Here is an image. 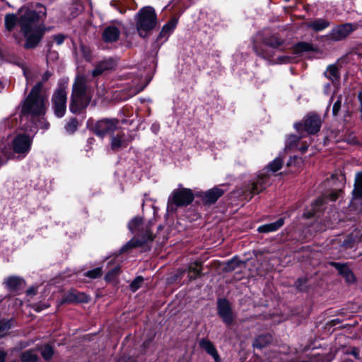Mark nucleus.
I'll use <instances>...</instances> for the list:
<instances>
[{"label":"nucleus","mask_w":362,"mask_h":362,"mask_svg":"<svg viewBox=\"0 0 362 362\" xmlns=\"http://www.w3.org/2000/svg\"><path fill=\"white\" fill-rule=\"evenodd\" d=\"M28 295H35L36 293V289L35 288H30L27 291Z\"/></svg>","instance_id":"54"},{"label":"nucleus","mask_w":362,"mask_h":362,"mask_svg":"<svg viewBox=\"0 0 362 362\" xmlns=\"http://www.w3.org/2000/svg\"><path fill=\"white\" fill-rule=\"evenodd\" d=\"M283 164V158L281 156H279L274 159L265 168L262 170L267 174H269V173H276L279 170H280L282 167Z\"/></svg>","instance_id":"25"},{"label":"nucleus","mask_w":362,"mask_h":362,"mask_svg":"<svg viewBox=\"0 0 362 362\" xmlns=\"http://www.w3.org/2000/svg\"><path fill=\"white\" fill-rule=\"evenodd\" d=\"M52 347L48 344L45 345L41 350V355L45 360H49L53 355Z\"/></svg>","instance_id":"35"},{"label":"nucleus","mask_w":362,"mask_h":362,"mask_svg":"<svg viewBox=\"0 0 362 362\" xmlns=\"http://www.w3.org/2000/svg\"><path fill=\"white\" fill-rule=\"evenodd\" d=\"M24 75H25V76L28 78L27 74H26V72H25V71H24Z\"/></svg>","instance_id":"62"},{"label":"nucleus","mask_w":362,"mask_h":362,"mask_svg":"<svg viewBox=\"0 0 362 362\" xmlns=\"http://www.w3.org/2000/svg\"><path fill=\"white\" fill-rule=\"evenodd\" d=\"M143 281H144V279L141 276H139V277L136 278L130 284L131 290L133 292L136 291L139 288H140Z\"/></svg>","instance_id":"40"},{"label":"nucleus","mask_w":362,"mask_h":362,"mask_svg":"<svg viewBox=\"0 0 362 362\" xmlns=\"http://www.w3.org/2000/svg\"><path fill=\"white\" fill-rule=\"evenodd\" d=\"M200 346L203 348L209 354H210L216 362H218L219 357L217 351L214 345L207 340H202L200 341Z\"/></svg>","instance_id":"26"},{"label":"nucleus","mask_w":362,"mask_h":362,"mask_svg":"<svg viewBox=\"0 0 362 362\" xmlns=\"http://www.w3.org/2000/svg\"><path fill=\"white\" fill-rule=\"evenodd\" d=\"M202 267L198 262H193L189 266L188 276L190 279H194L200 275Z\"/></svg>","instance_id":"29"},{"label":"nucleus","mask_w":362,"mask_h":362,"mask_svg":"<svg viewBox=\"0 0 362 362\" xmlns=\"http://www.w3.org/2000/svg\"><path fill=\"white\" fill-rule=\"evenodd\" d=\"M353 234H351L350 236H344V235H339L337 238L332 240V244L334 245L335 247H337L338 245L344 247V248H349L354 246V245L356 243L360 241V240H356L353 237Z\"/></svg>","instance_id":"18"},{"label":"nucleus","mask_w":362,"mask_h":362,"mask_svg":"<svg viewBox=\"0 0 362 362\" xmlns=\"http://www.w3.org/2000/svg\"><path fill=\"white\" fill-rule=\"evenodd\" d=\"M291 57H287V56H284L282 57H279L278 59V62L279 63H288V62H291Z\"/></svg>","instance_id":"50"},{"label":"nucleus","mask_w":362,"mask_h":362,"mask_svg":"<svg viewBox=\"0 0 362 362\" xmlns=\"http://www.w3.org/2000/svg\"><path fill=\"white\" fill-rule=\"evenodd\" d=\"M40 10L36 12L25 7L21 8L18 14H6L5 26L8 30H11L18 23L23 33L26 42L25 48H33L37 45L43 34L44 29L37 25V21L46 15V8L41 4H37Z\"/></svg>","instance_id":"1"},{"label":"nucleus","mask_w":362,"mask_h":362,"mask_svg":"<svg viewBox=\"0 0 362 362\" xmlns=\"http://www.w3.org/2000/svg\"><path fill=\"white\" fill-rule=\"evenodd\" d=\"M194 199L190 189L182 188L174 190L168 202V210L174 211L175 206H182L189 204Z\"/></svg>","instance_id":"4"},{"label":"nucleus","mask_w":362,"mask_h":362,"mask_svg":"<svg viewBox=\"0 0 362 362\" xmlns=\"http://www.w3.org/2000/svg\"><path fill=\"white\" fill-rule=\"evenodd\" d=\"M145 88V86H141L140 87L138 88V90H141L142 89H144Z\"/></svg>","instance_id":"56"},{"label":"nucleus","mask_w":362,"mask_h":362,"mask_svg":"<svg viewBox=\"0 0 362 362\" xmlns=\"http://www.w3.org/2000/svg\"><path fill=\"white\" fill-rule=\"evenodd\" d=\"M298 140L299 138L297 136H289L286 140L285 150L287 151L288 149H291V148H293Z\"/></svg>","instance_id":"38"},{"label":"nucleus","mask_w":362,"mask_h":362,"mask_svg":"<svg viewBox=\"0 0 362 362\" xmlns=\"http://www.w3.org/2000/svg\"><path fill=\"white\" fill-rule=\"evenodd\" d=\"M122 24L119 22H114L112 25L107 26L103 33V40L105 42H113L118 40Z\"/></svg>","instance_id":"11"},{"label":"nucleus","mask_w":362,"mask_h":362,"mask_svg":"<svg viewBox=\"0 0 362 362\" xmlns=\"http://www.w3.org/2000/svg\"><path fill=\"white\" fill-rule=\"evenodd\" d=\"M65 128L66 132L73 133L77 128V121L76 119H71L67 123Z\"/></svg>","instance_id":"44"},{"label":"nucleus","mask_w":362,"mask_h":362,"mask_svg":"<svg viewBox=\"0 0 362 362\" xmlns=\"http://www.w3.org/2000/svg\"><path fill=\"white\" fill-rule=\"evenodd\" d=\"M86 275L89 278L95 279L102 275V272L100 268H96L93 270L87 272Z\"/></svg>","instance_id":"43"},{"label":"nucleus","mask_w":362,"mask_h":362,"mask_svg":"<svg viewBox=\"0 0 362 362\" xmlns=\"http://www.w3.org/2000/svg\"><path fill=\"white\" fill-rule=\"evenodd\" d=\"M51 73L49 71H46L44 73L42 78V81L38 82L32 89V90H40V88H42V83L43 82L47 81L49 77L51 76Z\"/></svg>","instance_id":"39"},{"label":"nucleus","mask_w":362,"mask_h":362,"mask_svg":"<svg viewBox=\"0 0 362 362\" xmlns=\"http://www.w3.org/2000/svg\"><path fill=\"white\" fill-rule=\"evenodd\" d=\"M264 339V337H259L258 339H256L254 345L257 347H262L264 344L262 343V341Z\"/></svg>","instance_id":"51"},{"label":"nucleus","mask_w":362,"mask_h":362,"mask_svg":"<svg viewBox=\"0 0 362 362\" xmlns=\"http://www.w3.org/2000/svg\"><path fill=\"white\" fill-rule=\"evenodd\" d=\"M356 358H359L358 351L356 348H353L351 353Z\"/></svg>","instance_id":"52"},{"label":"nucleus","mask_w":362,"mask_h":362,"mask_svg":"<svg viewBox=\"0 0 362 362\" xmlns=\"http://www.w3.org/2000/svg\"><path fill=\"white\" fill-rule=\"evenodd\" d=\"M9 158V151L6 148L4 143H0V165L4 163Z\"/></svg>","instance_id":"33"},{"label":"nucleus","mask_w":362,"mask_h":362,"mask_svg":"<svg viewBox=\"0 0 362 362\" xmlns=\"http://www.w3.org/2000/svg\"><path fill=\"white\" fill-rule=\"evenodd\" d=\"M153 128L155 129V131H158V127L153 126Z\"/></svg>","instance_id":"59"},{"label":"nucleus","mask_w":362,"mask_h":362,"mask_svg":"<svg viewBox=\"0 0 362 362\" xmlns=\"http://www.w3.org/2000/svg\"><path fill=\"white\" fill-rule=\"evenodd\" d=\"M8 82L7 81H0V90L4 89L7 88Z\"/></svg>","instance_id":"55"},{"label":"nucleus","mask_w":362,"mask_h":362,"mask_svg":"<svg viewBox=\"0 0 362 362\" xmlns=\"http://www.w3.org/2000/svg\"><path fill=\"white\" fill-rule=\"evenodd\" d=\"M153 128L155 129V131H158V127L153 126Z\"/></svg>","instance_id":"60"},{"label":"nucleus","mask_w":362,"mask_h":362,"mask_svg":"<svg viewBox=\"0 0 362 362\" xmlns=\"http://www.w3.org/2000/svg\"><path fill=\"white\" fill-rule=\"evenodd\" d=\"M11 327V323L10 321L0 322V338L4 337Z\"/></svg>","instance_id":"36"},{"label":"nucleus","mask_w":362,"mask_h":362,"mask_svg":"<svg viewBox=\"0 0 362 362\" xmlns=\"http://www.w3.org/2000/svg\"><path fill=\"white\" fill-rule=\"evenodd\" d=\"M6 353L3 351H0V362H5Z\"/></svg>","instance_id":"53"},{"label":"nucleus","mask_w":362,"mask_h":362,"mask_svg":"<svg viewBox=\"0 0 362 362\" xmlns=\"http://www.w3.org/2000/svg\"><path fill=\"white\" fill-rule=\"evenodd\" d=\"M357 28L356 24L344 23L334 27L329 33V37L334 41H340L346 38Z\"/></svg>","instance_id":"8"},{"label":"nucleus","mask_w":362,"mask_h":362,"mask_svg":"<svg viewBox=\"0 0 362 362\" xmlns=\"http://www.w3.org/2000/svg\"><path fill=\"white\" fill-rule=\"evenodd\" d=\"M117 66V62L112 58H108L100 62L92 71L93 76H98L106 71L112 70Z\"/></svg>","instance_id":"15"},{"label":"nucleus","mask_w":362,"mask_h":362,"mask_svg":"<svg viewBox=\"0 0 362 362\" xmlns=\"http://www.w3.org/2000/svg\"><path fill=\"white\" fill-rule=\"evenodd\" d=\"M119 268H115L112 271L107 274V275L105 276V279L107 281H111L114 278V276L119 273Z\"/></svg>","instance_id":"46"},{"label":"nucleus","mask_w":362,"mask_h":362,"mask_svg":"<svg viewBox=\"0 0 362 362\" xmlns=\"http://www.w3.org/2000/svg\"><path fill=\"white\" fill-rule=\"evenodd\" d=\"M329 22L326 19L317 18L307 22L305 25L315 32H320L329 27Z\"/></svg>","instance_id":"19"},{"label":"nucleus","mask_w":362,"mask_h":362,"mask_svg":"<svg viewBox=\"0 0 362 362\" xmlns=\"http://www.w3.org/2000/svg\"><path fill=\"white\" fill-rule=\"evenodd\" d=\"M240 264V262L238 259H233L228 263L227 268L233 270L235 269Z\"/></svg>","instance_id":"47"},{"label":"nucleus","mask_w":362,"mask_h":362,"mask_svg":"<svg viewBox=\"0 0 362 362\" xmlns=\"http://www.w3.org/2000/svg\"><path fill=\"white\" fill-rule=\"evenodd\" d=\"M33 143V138L25 134H18L13 140V150L14 153L25 156L30 151Z\"/></svg>","instance_id":"6"},{"label":"nucleus","mask_w":362,"mask_h":362,"mask_svg":"<svg viewBox=\"0 0 362 362\" xmlns=\"http://www.w3.org/2000/svg\"><path fill=\"white\" fill-rule=\"evenodd\" d=\"M24 113L32 115H39L45 113V97L42 92H30L23 105Z\"/></svg>","instance_id":"3"},{"label":"nucleus","mask_w":362,"mask_h":362,"mask_svg":"<svg viewBox=\"0 0 362 362\" xmlns=\"http://www.w3.org/2000/svg\"><path fill=\"white\" fill-rule=\"evenodd\" d=\"M24 281L22 278L16 276H11L5 279L4 283L10 290H16L21 286Z\"/></svg>","instance_id":"24"},{"label":"nucleus","mask_w":362,"mask_h":362,"mask_svg":"<svg viewBox=\"0 0 362 362\" xmlns=\"http://www.w3.org/2000/svg\"><path fill=\"white\" fill-rule=\"evenodd\" d=\"M118 120L115 119H104L98 121L95 126V132L100 136L106 134H112L118 127Z\"/></svg>","instance_id":"9"},{"label":"nucleus","mask_w":362,"mask_h":362,"mask_svg":"<svg viewBox=\"0 0 362 362\" xmlns=\"http://www.w3.org/2000/svg\"><path fill=\"white\" fill-rule=\"evenodd\" d=\"M132 138L129 134L124 132H119L116 134L111 135V148L113 150H118L127 147L132 141Z\"/></svg>","instance_id":"13"},{"label":"nucleus","mask_w":362,"mask_h":362,"mask_svg":"<svg viewBox=\"0 0 362 362\" xmlns=\"http://www.w3.org/2000/svg\"><path fill=\"white\" fill-rule=\"evenodd\" d=\"M65 36L61 34L54 36V40L58 45H62L64 41Z\"/></svg>","instance_id":"48"},{"label":"nucleus","mask_w":362,"mask_h":362,"mask_svg":"<svg viewBox=\"0 0 362 362\" xmlns=\"http://www.w3.org/2000/svg\"><path fill=\"white\" fill-rule=\"evenodd\" d=\"M21 358L23 362H36L38 356L35 350H28L21 354Z\"/></svg>","instance_id":"28"},{"label":"nucleus","mask_w":362,"mask_h":362,"mask_svg":"<svg viewBox=\"0 0 362 362\" xmlns=\"http://www.w3.org/2000/svg\"><path fill=\"white\" fill-rule=\"evenodd\" d=\"M153 128L155 129V131H158V127L153 126Z\"/></svg>","instance_id":"58"},{"label":"nucleus","mask_w":362,"mask_h":362,"mask_svg":"<svg viewBox=\"0 0 362 362\" xmlns=\"http://www.w3.org/2000/svg\"><path fill=\"white\" fill-rule=\"evenodd\" d=\"M322 124L321 119L316 115H309L305 119L303 124H295L298 131L305 130L308 134H315L320 130Z\"/></svg>","instance_id":"7"},{"label":"nucleus","mask_w":362,"mask_h":362,"mask_svg":"<svg viewBox=\"0 0 362 362\" xmlns=\"http://www.w3.org/2000/svg\"><path fill=\"white\" fill-rule=\"evenodd\" d=\"M341 193V190L340 189H337L333 192H332L330 194H329V199L331 200V201H334L336 200V199L339 196V194Z\"/></svg>","instance_id":"49"},{"label":"nucleus","mask_w":362,"mask_h":362,"mask_svg":"<svg viewBox=\"0 0 362 362\" xmlns=\"http://www.w3.org/2000/svg\"><path fill=\"white\" fill-rule=\"evenodd\" d=\"M54 110L58 117H62L66 111V95L65 92H54L52 96Z\"/></svg>","instance_id":"12"},{"label":"nucleus","mask_w":362,"mask_h":362,"mask_svg":"<svg viewBox=\"0 0 362 362\" xmlns=\"http://www.w3.org/2000/svg\"><path fill=\"white\" fill-rule=\"evenodd\" d=\"M224 192V190L219 187H214L204 193V199L206 203H214Z\"/></svg>","instance_id":"20"},{"label":"nucleus","mask_w":362,"mask_h":362,"mask_svg":"<svg viewBox=\"0 0 362 362\" xmlns=\"http://www.w3.org/2000/svg\"><path fill=\"white\" fill-rule=\"evenodd\" d=\"M344 98H345V95H340L338 96L337 100L334 102V103L333 105L332 111H333L334 115H337V112H339V110L341 107V101Z\"/></svg>","instance_id":"41"},{"label":"nucleus","mask_w":362,"mask_h":362,"mask_svg":"<svg viewBox=\"0 0 362 362\" xmlns=\"http://www.w3.org/2000/svg\"><path fill=\"white\" fill-rule=\"evenodd\" d=\"M269 174H267L263 170L258 175L255 182L251 184L250 192L252 194H258L266 188L267 178Z\"/></svg>","instance_id":"16"},{"label":"nucleus","mask_w":362,"mask_h":362,"mask_svg":"<svg viewBox=\"0 0 362 362\" xmlns=\"http://www.w3.org/2000/svg\"><path fill=\"white\" fill-rule=\"evenodd\" d=\"M79 300H81V301H86V300H87V297H86V299H80Z\"/></svg>","instance_id":"61"},{"label":"nucleus","mask_w":362,"mask_h":362,"mask_svg":"<svg viewBox=\"0 0 362 362\" xmlns=\"http://www.w3.org/2000/svg\"><path fill=\"white\" fill-rule=\"evenodd\" d=\"M306 149H307V147H306V146H305V147H303V148H302V150H301V151H302L303 152H305V151H306Z\"/></svg>","instance_id":"57"},{"label":"nucleus","mask_w":362,"mask_h":362,"mask_svg":"<svg viewBox=\"0 0 362 362\" xmlns=\"http://www.w3.org/2000/svg\"><path fill=\"white\" fill-rule=\"evenodd\" d=\"M325 76L331 82L326 83L325 88L327 90L339 89V73L337 66L332 64L327 66L324 73Z\"/></svg>","instance_id":"10"},{"label":"nucleus","mask_w":362,"mask_h":362,"mask_svg":"<svg viewBox=\"0 0 362 362\" xmlns=\"http://www.w3.org/2000/svg\"><path fill=\"white\" fill-rule=\"evenodd\" d=\"M9 158V151L6 148L4 143H0V165L4 163Z\"/></svg>","instance_id":"34"},{"label":"nucleus","mask_w":362,"mask_h":362,"mask_svg":"<svg viewBox=\"0 0 362 362\" xmlns=\"http://www.w3.org/2000/svg\"><path fill=\"white\" fill-rule=\"evenodd\" d=\"M218 315L223 322L228 325L231 324L233 317L229 303L225 299H220L218 302Z\"/></svg>","instance_id":"14"},{"label":"nucleus","mask_w":362,"mask_h":362,"mask_svg":"<svg viewBox=\"0 0 362 362\" xmlns=\"http://www.w3.org/2000/svg\"><path fill=\"white\" fill-rule=\"evenodd\" d=\"M332 264L336 267V269L339 271V274L342 275L348 282L351 283L354 281V275L346 265L341 264L339 263H332Z\"/></svg>","instance_id":"23"},{"label":"nucleus","mask_w":362,"mask_h":362,"mask_svg":"<svg viewBox=\"0 0 362 362\" xmlns=\"http://www.w3.org/2000/svg\"><path fill=\"white\" fill-rule=\"evenodd\" d=\"M86 79L82 76H78L76 77V81L73 86V90H85L86 86H85Z\"/></svg>","instance_id":"32"},{"label":"nucleus","mask_w":362,"mask_h":362,"mask_svg":"<svg viewBox=\"0 0 362 362\" xmlns=\"http://www.w3.org/2000/svg\"><path fill=\"white\" fill-rule=\"evenodd\" d=\"M118 93L119 92H101L102 96L104 97L105 99H107L110 100V99H113L114 100L117 101L118 100Z\"/></svg>","instance_id":"42"},{"label":"nucleus","mask_w":362,"mask_h":362,"mask_svg":"<svg viewBox=\"0 0 362 362\" xmlns=\"http://www.w3.org/2000/svg\"><path fill=\"white\" fill-rule=\"evenodd\" d=\"M282 43H283V40L277 38L275 36L271 37L269 39H268L266 41L267 45L274 47V48L279 47Z\"/></svg>","instance_id":"37"},{"label":"nucleus","mask_w":362,"mask_h":362,"mask_svg":"<svg viewBox=\"0 0 362 362\" xmlns=\"http://www.w3.org/2000/svg\"><path fill=\"white\" fill-rule=\"evenodd\" d=\"M284 1L287 2V1H288L289 0H284Z\"/></svg>","instance_id":"63"},{"label":"nucleus","mask_w":362,"mask_h":362,"mask_svg":"<svg viewBox=\"0 0 362 362\" xmlns=\"http://www.w3.org/2000/svg\"><path fill=\"white\" fill-rule=\"evenodd\" d=\"M90 92H72L70 110L76 113L86 108L90 101Z\"/></svg>","instance_id":"5"},{"label":"nucleus","mask_w":362,"mask_h":362,"mask_svg":"<svg viewBox=\"0 0 362 362\" xmlns=\"http://www.w3.org/2000/svg\"><path fill=\"white\" fill-rule=\"evenodd\" d=\"M153 236L151 234L149 233L148 231V224L145 226V238H144V240H139L137 239H132L130 240L122 248V251L124 252L127 251L128 249L136 247L142 245L144 243H146L148 240H152Z\"/></svg>","instance_id":"17"},{"label":"nucleus","mask_w":362,"mask_h":362,"mask_svg":"<svg viewBox=\"0 0 362 362\" xmlns=\"http://www.w3.org/2000/svg\"><path fill=\"white\" fill-rule=\"evenodd\" d=\"M177 24V20L176 18H173L168 23L165 24L159 34L158 38L162 40H166L169 35L173 33L175 30L176 25Z\"/></svg>","instance_id":"22"},{"label":"nucleus","mask_w":362,"mask_h":362,"mask_svg":"<svg viewBox=\"0 0 362 362\" xmlns=\"http://www.w3.org/2000/svg\"><path fill=\"white\" fill-rule=\"evenodd\" d=\"M129 229L132 232H136L140 230H144V227L142 223V220L139 217H135L134 218L128 225Z\"/></svg>","instance_id":"30"},{"label":"nucleus","mask_w":362,"mask_h":362,"mask_svg":"<svg viewBox=\"0 0 362 362\" xmlns=\"http://www.w3.org/2000/svg\"><path fill=\"white\" fill-rule=\"evenodd\" d=\"M284 223V219L283 218H280L276 221L262 225L258 227L257 230L259 233H270L277 230L279 228H281Z\"/></svg>","instance_id":"21"},{"label":"nucleus","mask_w":362,"mask_h":362,"mask_svg":"<svg viewBox=\"0 0 362 362\" xmlns=\"http://www.w3.org/2000/svg\"><path fill=\"white\" fill-rule=\"evenodd\" d=\"M322 202H323L322 199H317V200L315 201V204H314V206H313V210H314V211H313V213H309V212H308V213H306V214H305V216H306L307 218L311 217V216H312L315 213V211H317V209H315V206H316L322 205Z\"/></svg>","instance_id":"45"},{"label":"nucleus","mask_w":362,"mask_h":362,"mask_svg":"<svg viewBox=\"0 0 362 362\" xmlns=\"http://www.w3.org/2000/svg\"><path fill=\"white\" fill-rule=\"evenodd\" d=\"M136 29L139 36L145 37L147 33L156 25V14L153 8L146 6L137 14Z\"/></svg>","instance_id":"2"},{"label":"nucleus","mask_w":362,"mask_h":362,"mask_svg":"<svg viewBox=\"0 0 362 362\" xmlns=\"http://www.w3.org/2000/svg\"><path fill=\"white\" fill-rule=\"evenodd\" d=\"M314 46L308 42H300L295 45L294 46V52L296 54H300L305 52H310L314 51Z\"/></svg>","instance_id":"27"},{"label":"nucleus","mask_w":362,"mask_h":362,"mask_svg":"<svg viewBox=\"0 0 362 362\" xmlns=\"http://www.w3.org/2000/svg\"><path fill=\"white\" fill-rule=\"evenodd\" d=\"M354 194L355 197H362V173L356 175Z\"/></svg>","instance_id":"31"}]
</instances>
